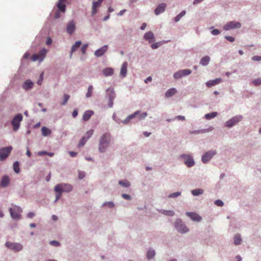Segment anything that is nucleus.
<instances>
[{"instance_id":"54","label":"nucleus","mask_w":261,"mask_h":261,"mask_svg":"<svg viewBox=\"0 0 261 261\" xmlns=\"http://www.w3.org/2000/svg\"><path fill=\"white\" fill-rule=\"evenodd\" d=\"M104 205L108 206L110 207H112L114 206V204L112 202H108L105 203Z\"/></svg>"},{"instance_id":"21","label":"nucleus","mask_w":261,"mask_h":261,"mask_svg":"<svg viewBox=\"0 0 261 261\" xmlns=\"http://www.w3.org/2000/svg\"><path fill=\"white\" fill-rule=\"evenodd\" d=\"M94 114V112L92 110H88L85 112L83 115V119L85 121H88L90 117Z\"/></svg>"},{"instance_id":"38","label":"nucleus","mask_w":261,"mask_h":261,"mask_svg":"<svg viewBox=\"0 0 261 261\" xmlns=\"http://www.w3.org/2000/svg\"><path fill=\"white\" fill-rule=\"evenodd\" d=\"M87 140V139L86 138V137H83L81 139V140L80 141V142L79 143V144H78L79 147H81L83 146H84V144H85V143L86 142Z\"/></svg>"},{"instance_id":"10","label":"nucleus","mask_w":261,"mask_h":261,"mask_svg":"<svg viewBox=\"0 0 261 261\" xmlns=\"http://www.w3.org/2000/svg\"><path fill=\"white\" fill-rule=\"evenodd\" d=\"M242 117L241 116H235L227 121L226 122V125L229 127H232L233 125L240 121L242 120Z\"/></svg>"},{"instance_id":"46","label":"nucleus","mask_w":261,"mask_h":261,"mask_svg":"<svg viewBox=\"0 0 261 261\" xmlns=\"http://www.w3.org/2000/svg\"><path fill=\"white\" fill-rule=\"evenodd\" d=\"M57 194L56 196L55 202H57L61 197L62 193L61 192H55Z\"/></svg>"},{"instance_id":"6","label":"nucleus","mask_w":261,"mask_h":261,"mask_svg":"<svg viewBox=\"0 0 261 261\" xmlns=\"http://www.w3.org/2000/svg\"><path fill=\"white\" fill-rule=\"evenodd\" d=\"M12 150L11 146L3 147L0 149V161L5 160Z\"/></svg>"},{"instance_id":"1","label":"nucleus","mask_w":261,"mask_h":261,"mask_svg":"<svg viewBox=\"0 0 261 261\" xmlns=\"http://www.w3.org/2000/svg\"><path fill=\"white\" fill-rule=\"evenodd\" d=\"M111 136L110 134L104 133L100 138L98 149L100 152H104L109 146Z\"/></svg>"},{"instance_id":"25","label":"nucleus","mask_w":261,"mask_h":261,"mask_svg":"<svg viewBox=\"0 0 261 261\" xmlns=\"http://www.w3.org/2000/svg\"><path fill=\"white\" fill-rule=\"evenodd\" d=\"M82 42L81 41H77L75 43L72 45L70 53V57H72V54L73 52L76 51L81 45Z\"/></svg>"},{"instance_id":"28","label":"nucleus","mask_w":261,"mask_h":261,"mask_svg":"<svg viewBox=\"0 0 261 261\" xmlns=\"http://www.w3.org/2000/svg\"><path fill=\"white\" fill-rule=\"evenodd\" d=\"M41 132L43 136H47L51 134V130L45 126L42 127Z\"/></svg>"},{"instance_id":"12","label":"nucleus","mask_w":261,"mask_h":261,"mask_svg":"<svg viewBox=\"0 0 261 261\" xmlns=\"http://www.w3.org/2000/svg\"><path fill=\"white\" fill-rule=\"evenodd\" d=\"M186 215L190 217L193 221L200 222L202 220V217L195 213L187 212Z\"/></svg>"},{"instance_id":"18","label":"nucleus","mask_w":261,"mask_h":261,"mask_svg":"<svg viewBox=\"0 0 261 261\" xmlns=\"http://www.w3.org/2000/svg\"><path fill=\"white\" fill-rule=\"evenodd\" d=\"M66 0H59L57 6L61 12L65 13L66 11V5L64 4Z\"/></svg>"},{"instance_id":"43","label":"nucleus","mask_w":261,"mask_h":261,"mask_svg":"<svg viewBox=\"0 0 261 261\" xmlns=\"http://www.w3.org/2000/svg\"><path fill=\"white\" fill-rule=\"evenodd\" d=\"M93 132H94V131H93V129H90V130H88V132H87L86 134V138L87 140L89 138H90L92 136V135H93Z\"/></svg>"},{"instance_id":"11","label":"nucleus","mask_w":261,"mask_h":261,"mask_svg":"<svg viewBox=\"0 0 261 261\" xmlns=\"http://www.w3.org/2000/svg\"><path fill=\"white\" fill-rule=\"evenodd\" d=\"M107 92L109 95V107L112 108L113 105V101L115 98V93L113 89H108Z\"/></svg>"},{"instance_id":"50","label":"nucleus","mask_w":261,"mask_h":261,"mask_svg":"<svg viewBox=\"0 0 261 261\" xmlns=\"http://www.w3.org/2000/svg\"><path fill=\"white\" fill-rule=\"evenodd\" d=\"M160 46V43H155L151 44V46L152 49H156Z\"/></svg>"},{"instance_id":"8","label":"nucleus","mask_w":261,"mask_h":261,"mask_svg":"<svg viewBox=\"0 0 261 261\" xmlns=\"http://www.w3.org/2000/svg\"><path fill=\"white\" fill-rule=\"evenodd\" d=\"M5 245L8 248L16 252L21 250L23 248L22 245L19 243L7 242Z\"/></svg>"},{"instance_id":"39","label":"nucleus","mask_w":261,"mask_h":261,"mask_svg":"<svg viewBox=\"0 0 261 261\" xmlns=\"http://www.w3.org/2000/svg\"><path fill=\"white\" fill-rule=\"evenodd\" d=\"M182 76H183V75H182V73L181 72L180 70H179V71L176 72L174 74V77L175 79H180V78L182 77Z\"/></svg>"},{"instance_id":"61","label":"nucleus","mask_w":261,"mask_h":261,"mask_svg":"<svg viewBox=\"0 0 261 261\" xmlns=\"http://www.w3.org/2000/svg\"><path fill=\"white\" fill-rule=\"evenodd\" d=\"M220 34V31L217 29H213V35H217Z\"/></svg>"},{"instance_id":"32","label":"nucleus","mask_w":261,"mask_h":261,"mask_svg":"<svg viewBox=\"0 0 261 261\" xmlns=\"http://www.w3.org/2000/svg\"><path fill=\"white\" fill-rule=\"evenodd\" d=\"M203 192V191L202 189H197L193 190L191 192L194 196H198L199 195L202 194Z\"/></svg>"},{"instance_id":"63","label":"nucleus","mask_w":261,"mask_h":261,"mask_svg":"<svg viewBox=\"0 0 261 261\" xmlns=\"http://www.w3.org/2000/svg\"><path fill=\"white\" fill-rule=\"evenodd\" d=\"M177 119H178V120H181V121H183V120H185V118L184 116H177L176 117Z\"/></svg>"},{"instance_id":"57","label":"nucleus","mask_w":261,"mask_h":261,"mask_svg":"<svg viewBox=\"0 0 261 261\" xmlns=\"http://www.w3.org/2000/svg\"><path fill=\"white\" fill-rule=\"evenodd\" d=\"M122 197L125 199H127V200L130 199V196L127 194H122Z\"/></svg>"},{"instance_id":"40","label":"nucleus","mask_w":261,"mask_h":261,"mask_svg":"<svg viewBox=\"0 0 261 261\" xmlns=\"http://www.w3.org/2000/svg\"><path fill=\"white\" fill-rule=\"evenodd\" d=\"M69 95L68 94H64L63 96V101L61 103L62 105H65L69 99Z\"/></svg>"},{"instance_id":"30","label":"nucleus","mask_w":261,"mask_h":261,"mask_svg":"<svg viewBox=\"0 0 261 261\" xmlns=\"http://www.w3.org/2000/svg\"><path fill=\"white\" fill-rule=\"evenodd\" d=\"M242 239L239 234L235 235L234 237V243L235 245H238L241 244Z\"/></svg>"},{"instance_id":"4","label":"nucleus","mask_w":261,"mask_h":261,"mask_svg":"<svg viewBox=\"0 0 261 261\" xmlns=\"http://www.w3.org/2000/svg\"><path fill=\"white\" fill-rule=\"evenodd\" d=\"M10 213L11 217L14 219H19L20 217V213L22 212V210L20 207L16 205H14L12 207L10 208Z\"/></svg>"},{"instance_id":"14","label":"nucleus","mask_w":261,"mask_h":261,"mask_svg":"<svg viewBox=\"0 0 261 261\" xmlns=\"http://www.w3.org/2000/svg\"><path fill=\"white\" fill-rule=\"evenodd\" d=\"M108 45H104L101 48L98 49L96 50L95 53L94 55L97 57H100L102 56L108 50Z\"/></svg>"},{"instance_id":"47","label":"nucleus","mask_w":261,"mask_h":261,"mask_svg":"<svg viewBox=\"0 0 261 261\" xmlns=\"http://www.w3.org/2000/svg\"><path fill=\"white\" fill-rule=\"evenodd\" d=\"M253 83L255 85H259L261 84V79H257L253 81Z\"/></svg>"},{"instance_id":"20","label":"nucleus","mask_w":261,"mask_h":261,"mask_svg":"<svg viewBox=\"0 0 261 261\" xmlns=\"http://www.w3.org/2000/svg\"><path fill=\"white\" fill-rule=\"evenodd\" d=\"M10 184V178L7 175L4 176L1 180V186L2 187H6Z\"/></svg>"},{"instance_id":"64","label":"nucleus","mask_w":261,"mask_h":261,"mask_svg":"<svg viewBox=\"0 0 261 261\" xmlns=\"http://www.w3.org/2000/svg\"><path fill=\"white\" fill-rule=\"evenodd\" d=\"M69 153L71 157H74L77 154V153L74 151H70Z\"/></svg>"},{"instance_id":"26","label":"nucleus","mask_w":261,"mask_h":261,"mask_svg":"<svg viewBox=\"0 0 261 261\" xmlns=\"http://www.w3.org/2000/svg\"><path fill=\"white\" fill-rule=\"evenodd\" d=\"M144 38L146 40H148L149 43L152 42V41L151 40L154 38L153 33L151 32H148L146 33L144 35Z\"/></svg>"},{"instance_id":"24","label":"nucleus","mask_w":261,"mask_h":261,"mask_svg":"<svg viewBox=\"0 0 261 261\" xmlns=\"http://www.w3.org/2000/svg\"><path fill=\"white\" fill-rule=\"evenodd\" d=\"M102 72L105 76L112 75L114 74V69L110 67L106 68L102 70Z\"/></svg>"},{"instance_id":"16","label":"nucleus","mask_w":261,"mask_h":261,"mask_svg":"<svg viewBox=\"0 0 261 261\" xmlns=\"http://www.w3.org/2000/svg\"><path fill=\"white\" fill-rule=\"evenodd\" d=\"M166 7V5L164 3H162L157 7V8L154 10V13L155 15H158L160 13H162L164 12Z\"/></svg>"},{"instance_id":"37","label":"nucleus","mask_w":261,"mask_h":261,"mask_svg":"<svg viewBox=\"0 0 261 261\" xmlns=\"http://www.w3.org/2000/svg\"><path fill=\"white\" fill-rule=\"evenodd\" d=\"M162 213L167 216H173L174 215V212L173 211H166L162 210Z\"/></svg>"},{"instance_id":"23","label":"nucleus","mask_w":261,"mask_h":261,"mask_svg":"<svg viewBox=\"0 0 261 261\" xmlns=\"http://www.w3.org/2000/svg\"><path fill=\"white\" fill-rule=\"evenodd\" d=\"M34 85L33 82L30 80H27L22 85V88L25 90H28L31 89Z\"/></svg>"},{"instance_id":"7","label":"nucleus","mask_w":261,"mask_h":261,"mask_svg":"<svg viewBox=\"0 0 261 261\" xmlns=\"http://www.w3.org/2000/svg\"><path fill=\"white\" fill-rule=\"evenodd\" d=\"M47 50L45 48H43L38 54H34L32 56L31 59L33 61L38 60L39 61L41 62L44 59Z\"/></svg>"},{"instance_id":"13","label":"nucleus","mask_w":261,"mask_h":261,"mask_svg":"<svg viewBox=\"0 0 261 261\" xmlns=\"http://www.w3.org/2000/svg\"><path fill=\"white\" fill-rule=\"evenodd\" d=\"M182 157L185 159V163L188 167H191L194 165V160L190 155H182Z\"/></svg>"},{"instance_id":"2","label":"nucleus","mask_w":261,"mask_h":261,"mask_svg":"<svg viewBox=\"0 0 261 261\" xmlns=\"http://www.w3.org/2000/svg\"><path fill=\"white\" fill-rule=\"evenodd\" d=\"M23 119L22 115L19 113L15 115L11 122V124L13 127V130L16 132L20 127V122Z\"/></svg>"},{"instance_id":"48","label":"nucleus","mask_w":261,"mask_h":261,"mask_svg":"<svg viewBox=\"0 0 261 261\" xmlns=\"http://www.w3.org/2000/svg\"><path fill=\"white\" fill-rule=\"evenodd\" d=\"M50 244L55 246H59L60 245L59 242L56 241H52L50 242Z\"/></svg>"},{"instance_id":"19","label":"nucleus","mask_w":261,"mask_h":261,"mask_svg":"<svg viewBox=\"0 0 261 261\" xmlns=\"http://www.w3.org/2000/svg\"><path fill=\"white\" fill-rule=\"evenodd\" d=\"M127 65V63L124 62L121 66L120 74L122 77H124L126 75Z\"/></svg>"},{"instance_id":"56","label":"nucleus","mask_w":261,"mask_h":261,"mask_svg":"<svg viewBox=\"0 0 261 261\" xmlns=\"http://www.w3.org/2000/svg\"><path fill=\"white\" fill-rule=\"evenodd\" d=\"M84 177H85V173L83 172H81V171L79 172V178L81 179L83 178Z\"/></svg>"},{"instance_id":"17","label":"nucleus","mask_w":261,"mask_h":261,"mask_svg":"<svg viewBox=\"0 0 261 261\" xmlns=\"http://www.w3.org/2000/svg\"><path fill=\"white\" fill-rule=\"evenodd\" d=\"M75 22L73 21H70L67 26V31L70 35L72 34L75 31Z\"/></svg>"},{"instance_id":"27","label":"nucleus","mask_w":261,"mask_h":261,"mask_svg":"<svg viewBox=\"0 0 261 261\" xmlns=\"http://www.w3.org/2000/svg\"><path fill=\"white\" fill-rule=\"evenodd\" d=\"M176 92V90L175 88L170 89L166 92L165 96L168 98L171 97L174 95Z\"/></svg>"},{"instance_id":"35","label":"nucleus","mask_w":261,"mask_h":261,"mask_svg":"<svg viewBox=\"0 0 261 261\" xmlns=\"http://www.w3.org/2000/svg\"><path fill=\"white\" fill-rule=\"evenodd\" d=\"M93 86L92 85L89 86L88 88L87 93H86L87 97H90L92 96V93H93Z\"/></svg>"},{"instance_id":"9","label":"nucleus","mask_w":261,"mask_h":261,"mask_svg":"<svg viewBox=\"0 0 261 261\" xmlns=\"http://www.w3.org/2000/svg\"><path fill=\"white\" fill-rule=\"evenodd\" d=\"M241 26V24L239 22L230 21L223 27V29L225 31L231 29H238Z\"/></svg>"},{"instance_id":"45","label":"nucleus","mask_w":261,"mask_h":261,"mask_svg":"<svg viewBox=\"0 0 261 261\" xmlns=\"http://www.w3.org/2000/svg\"><path fill=\"white\" fill-rule=\"evenodd\" d=\"M215 204L218 206H222L223 205V202L221 200H217L215 201Z\"/></svg>"},{"instance_id":"44","label":"nucleus","mask_w":261,"mask_h":261,"mask_svg":"<svg viewBox=\"0 0 261 261\" xmlns=\"http://www.w3.org/2000/svg\"><path fill=\"white\" fill-rule=\"evenodd\" d=\"M180 195V192H175V193H173L172 194H171L170 195H169V197L170 198H174V197H176Z\"/></svg>"},{"instance_id":"59","label":"nucleus","mask_w":261,"mask_h":261,"mask_svg":"<svg viewBox=\"0 0 261 261\" xmlns=\"http://www.w3.org/2000/svg\"><path fill=\"white\" fill-rule=\"evenodd\" d=\"M77 114H78V112H77V110L74 109L72 114V117L75 118V117L77 116Z\"/></svg>"},{"instance_id":"51","label":"nucleus","mask_w":261,"mask_h":261,"mask_svg":"<svg viewBox=\"0 0 261 261\" xmlns=\"http://www.w3.org/2000/svg\"><path fill=\"white\" fill-rule=\"evenodd\" d=\"M225 38L229 42H232L234 41L235 39L233 37L231 36H225Z\"/></svg>"},{"instance_id":"31","label":"nucleus","mask_w":261,"mask_h":261,"mask_svg":"<svg viewBox=\"0 0 261 261\" xmlns=\"http://www.w3.org/2000/svg\"><path fill=\"white\" fill-rule=\"evenodd\" d=\"M210 60V58L209 57L205 56L202 58L200 61V64L204 66L206 65L208 63Z\"/></svg>"},{"instance_id":"22","label":"nucleus","mask_w":261,"mask_h":261,"mask_svg":"<svg viewBox=\"0 0 261 261\" xmlns=\"http://www.w3.org/2000/svg\"><path fill=\"white\" fill-rule=\"evenodd\" d=\"M212 157V153L211 151L206 152L202 157V161L204 163H206L210 161Z\"/></svg>"},{"instance_id":"58","label":"nucleus","mask_w":261,"mask_h":261,"mask_svg":"<svg viewBox=\"0 0 261 261\" xmlns=\"http://www.w3.org/2000/svg\"><path fill=\"white\" fill-rule=\"evenodd\" d=\"M206 119H211L212 118V113H208L205 115Z\"/></svg>"},{"instance_id":"42","label":"nucleus","mask_w":261,"mask_h":261,"mask_svg":"<svg viewBox=\"0 0 261 261\" xmlns=\"http://www.w3.org/2000/svg\"><path fill=\"white\" fill-rule=\"evenodd\" d=\"M88 47V44H85L82 46L81 51L83 55L86 54V52Z\"/></svg>"},{"instance_id":"53","label":"nucleus","mask_w":261,"mask_h":261,"mask_svg":"<svg viewBox=\"0 0 261 261\" xmlns=\"http://www.w3.org/2000/svg\"><path fill=\"white\" fill-rule=\"evenodd\" d=\"M42 81H43V73H42L40 74V79H39V80L38 81V82H37V84H38V85H40L41 84V83H42Z\"/></svg>"},{"instance_id":"55","label":"nucleus","mask_w":261,"mask_h":261,"mask_svg":"<svg viewBox=\"0 0 261 261\" xmlns=\"http://www.w3.org/2000/svg\"><path fill=\"white\" fill-rule=\"evenodd\" d=\"M252 59L254 61H260V60H261V57L258 56H255L252 58Z\"/></svg>"},{"instance_id":"15","label":"nucleus","mask_w":261,"mask_h":261,"mask_svg":"<svg viewBox=\"0 0 261 261\" xmlns=\"http://www.w3.org/2000/svg\"><path fill=\"white\" fill-rule=\"evenodd\" d=\"M103 0H97V1L93 2L92 15H94L97 13V8H98Z\"/></svg>"},{"instance_id":"5","label":"nucleus","mask_w":261,"mask_h":261,"mask_svg":"<svg viewBox=\"0 0 261 261\" xmlns=\"http://www.w3.org/2000/svg\"><path fill=\"white\" fill-rule=\"evenodd\" d=\"M175 227L177 230L180 233H186L189 231L186 225L184 224L180 219H177L175 222Z\"/></svg>"},{"instance_id":"36","label":"nucleus","mask_w":261,"mask_h":261,"mask_svg":"<svg viewBox=\"0 0 261 261\" xmlns=\"http://www.w3.org/2000/svg\"><path fill=\"white\" fill-rule=\"evenodd\" d=\"M155 255V251L154 250L150 249L148 251L147 256V258L150 259L152 258Z\"/></svg>"},{"instance_id":"62","label":"nucleus","mask_w":261,"mask_h":261,"mask_svg":"<svg viewBox=\"0 0 261 261\" xmlns=\"http://www.w3.org/2000/svg\"><path fill=\"white\" fill-rule=\"evenodd\" d=\"M34 216V214L33 212H30L27 215V217L29 218H32Z\"/></svg>"},{"instance_id":"52","label":"nucleus","mask_w":261,"mask_h":261,"mask_svg":"<svg viewBox=\"0 0 261 261\" xmlns=\"http://www.w3.org/2000/svg\"><path fill=\"white\" fill-rule=\"evenodd\" d=\"M221 81H222V80L220 78L216 79L213 80V85H215L220 83Z\"/></svg>"},{"instance_id":"29","label":"nucleus","mask_w":261,"mask_h":261,"mask_svg":"<svg viewBox=\"0 0 261 261\" xmlns=\"http://www.w3.org/2000/svg\"><path fill=\"white\" fill-rule=\"evenodd\" d=\"M139 114V112L137 111L134 114L129 115L124 121L123 123L126 124L129 120L135 118Z\"/></svg>"},{"instance_id":"60","label":"nucleus","mask_w":261,"mask_h":261,"mask_svg":"<svg viewBox=\"0 0 261 261\" xmlns=\"http://www.w3.org/2000/svg\"><path fill=\"white\" fill-rule=\"evenodd\" d=\"M52 43V40L49 37H48L47 40H46V43L47 45H50Z\"/></svg>"},{"instance_id":"41","label":"nucleus","mask_w":261,"mask_h":261,"mask_svg":"<svg viewBox=\"0 0 261 261\" xmlns=\"http://www.w3.org/2000/svg\"><path fill=\"white\" fill-rule=\"evenodd\" d=\"M183 76L188 75L191 73V70L190 69H183L180 70Z\"/></svg>"},{"instance_id":"3","label":"nucleus","mask_w":261,"mask_h":261,"mask_svg":"<svg viewBox=\"0 0 261 261\" xmlns=\"http://www.w3.org/2000/svg\"><path fill=\"white\" fill-rule=\"evenodd\" d=\"M72 190V187L69 184H59L55 187V192H69Z\"/></svg>"},{"instance_id":"34","label":"nucleus","mask_w":261,"mask_h":261,"mask_svg":"<svg viewBox=\"0 0 261 261\" xmlns=\"http://www.w3.org/2000/svg\"><path fill=\"white\" fill-rule=\"evenodd\" d=\"M119 184L124 187H128L130 186V183L126 180H120Z\"/></svg>"},{"instance_id":"33","label":"nucleus","mask_w":261,"mask_h":261,"mask_svg":"<svg viewBox=\"0 0 261 261\" xmlns=\"http://www.w3.org/2000/svg\"><path fill=\"white\" fill-rule=\"evenodd\" d=\"M13 169L16 173H18L20 172L19 163L16 161L13 164Z\"/></svg>"},{"instance_id":"49","label":"nucleus","mask_w":261,"mask_h":261,"mask_svg":"<svg viewBox=\"0 0 261 261\" xmlns=\"http://www.w3.org/2000/svg\"><path fill=\"white\" fill-rule=\"evenodd\" d=\"M61 12V11L59 9L58 11H57L56 12L55 14V18L58 19L60 17V16H61L60 12Z\"/></svg>"}]
</instances>
